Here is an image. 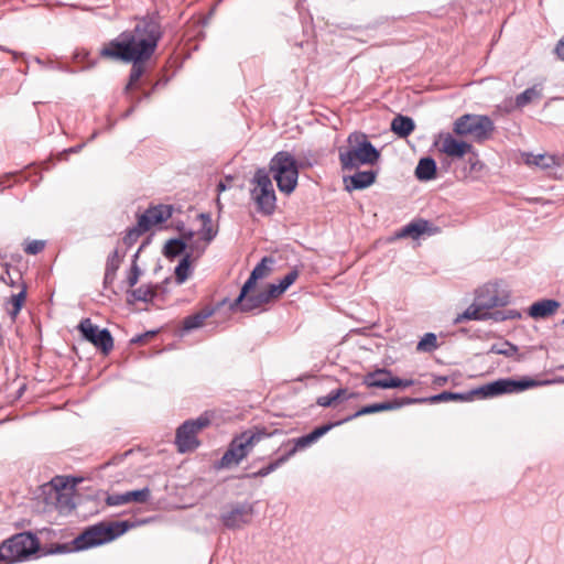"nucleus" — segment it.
Segmentation results:
<instances>
[{"label":"nucleus","mask_w":564,"mask_h":564,"mask_svg":"<svg viewBox=\"0 0 564 564\" xmlns=\"http://www.w3.org/2000/svg\"><path fill=\"white\" fill-rule=\"evenodd\" d=\"M488 316V312L478 305L477 300L475 299L474 304L465 310V312L457 316L455 319L456 323H459L464 319H474V321H486Z\"/></svg>","instance_id":"obj_27"},{"label":"nucleus","mask_w":564,"mask_h":564,"mask_svg":"<svg viewBox=\"0 0 564 564\" xmlns=\"http://www.w3.org/2000/svg\"><path fill=\"white\" fill-rule=\"evenodd\" d=\"M74 492H59L55 495V505L59 512H69L75 508Z\"/></svg>","instance_id":"obj_34"},{"label":"nucleus","mask_w":564,"mask_h":564,"mask_svg":"<svg viewBox=\"0 0 564 564\" xmlns=\"http://www.w3.org/2000/svg\"><path fill=\"white\" fill-rule=\"evenodd\" d=\"M473 145L468 142L457 140L452 134L444 137L442 141V151L453 160L462 161V159L473 151Z\"/></svg>","instance_id":"obj_16"},{"label":"nucleus","mask_w":564,"mask_h":564,"mask_svg":"<svg viewBox=\"0 0 564 564\" xmlns=\"http://www.w3.org/2000/svg\"><path fill=\"white\" fill-rule=\"evenodd\" d=\"M214 314V310L205 308L195 314L188 315L183 319V333H188L204 325V322Z\"/></svg>","instance_id":"obj_25"},{"label":"nucleus","mask_w":564,"mask_h":564,"mask_svg":"<svg viewBox=\"0 0 564 564\" xmlns=\"http://www.w3.org/2000/svg\"><path fill=\"white\" fill-rule=\"evenodd\" d=\"M487 319H492L495 322H503V321H507V315H505V311H495V312L488 311Z\"/></svg>","instance_id":"obj_50"},{"label":"nucleus","mask_w":564,"mask_h":564,"mask_svg":"<svg viewBox=\"0 0 564 564\" xmlns=\"http://www.w3.org/2000/svg\"><path fill=\"white\" fill-rule=\"evenodd\" d=\"M270 303L268 300V295L265 294V291H259L254 294H247L242 296L240 300V294L238 297L232 302L230 305L231 310L239 308L241 312H251L253 310L260 308L263 305Z\"/></svg>","instance_id":"obj_17"},{"label":"nucleus","mask_w":564,"mask_h":564,"mask_svg":"<svg viewBox=\"0 0 564 564\" xmlns=\"http://www.w3.org/2000/svg\"><path fill=\"white\" fill-rule=\"evenodd\" d=\"M67 549H68V547H67L66 545H59V546L57 547V550H58L59 552H64V551H66Z\"/></svg>","instance_id":"obj_62"},{"label":"nucleus","mask_w":564,"mask_h":564,"mask_svg":"<svg viewBox=\"0 0 564 564\" xmlns=\"http://www.w3.org/2000/svg\"><path fill=\"white\" fill-rule=\"evenodd\" d=\"M438 232V228L425 219V236H432Z\"/></svg>","instance_id":"obj_53"},{"label":"nucleus","mask_w":564,"mask_h":564,"mask_svg":"<svg viewBox=\"0 0 564 564\" xmlns=\"http://www.w3.org/2000/svg\"><path fill=\"white\" fill-rule=\"evenodd\" d=\"M414 174L419 181H423V156L419 159Z\"/></svg>","instance_id":"obj_51"},{"label":"nucleus","mask_w":564,"mask_h":564,"mask_svg":"<svg viewBox=\"0 0 564 564\" xmlns=\"http://www.w3.org/2000/svg\"><path fill=\"white\" fill-rule=\"evenodd\" d=\"M555 53L557 54V56L564 61V35L562 36V39L558 41V43L556 44L555 46Z\"/></svg>","instance_id":"obj_52"},{"label":"nucleus","mask_w":564,"mask_h":564,"mask_svg":"<svg viewBox=\"0 0 564 564\" xmlns=\"http://www.w3.org/2000/svg\"><path fill=\"white\" fill-rule=\"evenodd\" d=\"M538 384V381L533 379H498L467 392L443 391L438 394L425 397V403L469 402L476 397L482 399L494 398L506 393L521 392Z\"/></svg>","instance_id":"obj_3"},{"label":"nucleus","mask_w":564,"mask_h":564,"mask_svg":"<svg viewBox=\"0 0 564 564\" xmlns=\"http://www.w3.org/2000/svg\"><path fill=\"white\" fill-rule=\"evenodd\" d=\"M437 347V336L434 333H425V351H433Z\"/></svg>","instance_id":"obj_48"},{"label":"nucleus","mask_w":564,"mask_h":564,"mask_svg":"<svg viewBox=\"0 0 564 564\" xmlns=\"http://www.w3.org/2000/svg\"><path fill=\"white\" fill-rule=\"evenodd\" d=\"M495 130V123L489 116L465 113L453 123V132L458 137H469L473 141L488 140Z\"/></svg>","instance_id":"obj_7"},{"label":"nucleus","mask_w":564,"mask_h":564,"mask_svg":"<svg viewBox=\"0 0 564 564\" xmlns=\"http://www.w3.org/2000/svg\"><path fill=\"white\" fill-rule=\"evenodd\" d=\"M528 163H532L541 169H549L555 165V158L546 154H538L532 156V161L528 160Z\"/></svg>","instance_id":"obj_39"},{"label":"nucleus","mask_w":564,"mask_h":564,"mask_svg":"<svg viewBox=\"0 0 564 564\" xmlns=\"http://www.w3.org/2000/svg\"><path fill=\"white\" fill-rule=\"evenodd\" d=\"M288 460H289L288 456L285 454H283L279 458L269 463L267 466H263L262 468H260L259 470H257L254 473L247 474L245 477H248V478L265 477V476L270 475L271 473H273L274 470H276L283 464H285Z\"/></svg>","instance_id":"obj_29"},{"label":"nucleus","mask_w":564,"mask_h":564,"mask_svg":"<svg viewBox=\"0 0 564 564\" xmlns=\"http://www.w3.org/2000/svg\"><path fill=\"white\" fill-rule=\"evenodd\" d=\"M139 252H140V249L138 250V252L134 254V261L131 265V269H130V272L127 276V283L130 288H133L138 281H139V278L141 275V270L140 268L138 267L137 262H135V259L138 258L139 256Z\"/></svg>","instance_id":"obj_40"},{"label":"nucleus","mask_w":564,"mask_h":564,"mask_svg":"<svg viewBox=\"0 0 564 564\" xmlns=\"http://www.w3.org/2000/svg\"><path fill=\"white\" fill-rule=\"evenodd\" d=\"M505 315H507V319H519L521 318V313L517 310H506Z\"/></svg>","instance_id":"obj_54"},{"label":"nucleus","mask_w":564,"mask_h":564,"mask_svg":"<svg viewBox=\"0 0 564 564\" xmlns=\"http://www.w3.org/2000/svg\"><path fill=\"white\" fill-rule=\"evenodd\" d=\"M147 232V230H143L140 226H139V223H137V226H134L133 228L129 229L128 232L126 234V236L123 237V242L127 245V246H131L133 245L138 238L142 235Z\"/></svg>","instance_id":"obj_42"},{"label":"nucleus","mask_w":564,"mask_h":564,"mask_svg":"<svg viewBox=\"0 0 564 564\" xmlns=\"http://www.w3.org/2000/svg\"><path fill=\"white\" fill-rule=\"evenodd\" d=\"M199 218L202 219V238L207 243H209L216 237L217 230L214 229L212 217L209 214H200Z\"/></svg>","instance_id":"obj_33"},{"label":"nucleus","mask_w":564,"mask_h":564,"mask_svg":"<svg viewBox=\"0 0 564 564\" xmlns=\"http://www.w3.org/2000/svg\"><path fill=\"white\" fill-rule=\"evenodd\" d=\"M155 333H156V332H154V330H153V332H148V333H145V334H143V335H139V336L134 337L131 341H132V343H141V341H143L147 337H149V336H153Z\"/></svg>","instance_id":"obj_57"},{"label":"nucleus","mask_w":564,"mask_h":564,"mask_svg":"<svg viewBox=\"0 0 564 564\" xmlns=\"http://www.w3.org/2000/svg\"><path fill=\"white\" fill-rule=\"evenodd\" d=\"M448 378L445 376H436L434 377L433 383L437 387H442L447 382Z\"/></svg>","instance_id":"obj_55"},{"label":"nucleus","mask_w":564,"mask_h":564,"mask_svg":"<svg viewBox=\"0 0 564 564\" xmlns=\"http://www.w3.org/2000/svg\"><path fill=\"white\" fill-rule=\"evenodd\" d=\"M173 207L171 205H158L149 207L139 216L138 223L143 230H150L154 225L162 224L172 217Z\"/></svg>","instance_id":"obj_15"},{"label":"nucleus","mask_w":564,"mask_h":564,"mask_svg":"<svg viewBox=\"0 0 564 564\" xmlns=\"http://www.w3.org/2000/svg\"><path fill=\"white\" fill-rule=\"evenodd\" d=\"M193 235H194V234L191 231V232H188V235H184V238L189 239V238H192V237H193Z\"/></svg>","instance_id":"obj_63"},{"label":"nucleus","mask_w":564,"mask_h":564,"mask_svg":"<svg viewBox=\"0 0 564 564\" xmlns=\"http://www.w3.org/2000/svg\"><path fill=\"white\" fill-rule=\"evenodd\" d=\"M7 278H10V286H15L22 281V274L19 270L11 271L8 263L0 262V281L7 282Z\"/></svg>","instance_id":"obj_32"},{"label":"nucleus","mask_w":564,"mask_h":564,"mask_svg":"<svg viewBox=\"0 0 564 564\" xmlns=\"http://www.w3.org/2000/svg\"><path fill=\"white\" fill-rule=\"evenodd\" d=\"M37 538L30 532L18 533L0 544V564H10L29 557L39 550Z\"/></svg>","instance_id":"obj_8"},{"label":"nucleus","mask_w":564,"mask_h":564,"mask_svg":"<svg viewBox=\"0 0 564 564\" xmlns=\"http://www.w3.org/2000/svg\"><path fill=\"white\" fill-rule=\"evenodd\" d=\"M218 192H224L227 189V185L224 182H219L217 185Z\"/></svg>","instance_id":"obj_59"},{"label":"nucleus","mask_w":564,"mask_h":564,"mask_svg":"<svg viewBox=\"0 0 564 564\" xmlns=\"http://www.w3.org/2000/svg\"><path fill=\"white\" fill-rule=\"evenodd\" d=\"M265 294L268 295L269 302H271L273 299L279 297L281 294L285 292V290H282L281 285L278 284H269L268 288L264 290Z\"/></svg>","instance_id":"obj_46"},{"label":"nucleus","mask_w":564,"mask_h":564,"mask_svg":"<svg viewBox=\"0 0 564 564\" xmlns=\"http://www.w3.org/2000/svg\"><path fill=\"white\" fill-rule=\"evenodd\" d=\"M51 485L55 489V495L59 492H74L77 480L70 477L57 476L51 480Z\"/></svg>","instance_id":"obj_30"},{"label":"nucleus","mask_w":564,"mask_h":564,"mask_svg":"<svg viewBox=\"0 0 564 564\" xmlns=\"http://www.w3.org/2000/svg\"><path fill=\"white\" fill-rule=\"evenodd\" d=\"M476 300L480 307L489 311L494 307L505 306L508 304V296H499L497 290L492 286H486L477 292Z\"/></svg>","instance_id":"obj_19"},{"label":"nucleus","mask_w":564,"mask_h":564,"mask_svg":"<svg viewBox=\"0 0 564 564\" xmlns=\"http://www.w3.org/2000/svg\"><path fill=\"white\" fill-rule=\"evenodd\" d=\"M421 402H423V399H420V398H416V399L406 398V397L405 398H395L394 400H391V401H384V402L373 403V404L362 406L354 414H351L345 419H341L338 422H341V424H344V423L349 422V421H351L356 417H359L361 415L372 414V413L382 412V411L397 410V409L402 408L403 405H408V404H412V403H421Z\"/></svg>","instance_id":"obj_13"},{"label":"nucleus","mask_w":564,"mask_h":564,"mask_svg":"<svg viewBox=\"0 0 564 564\" xmlns=\"http://www.w3.org/2000/svg\"><path fill=\"white\" fill-rule=\"evenodd\" d=\"M267 436H269V434L261 430H248L235 436L219 460L218 467L230 468L231 466H237L251 453L253 447Z\"/></svg>","instance_id":"obj_6"},{"label":"nucleus","mask_w":564,"mask_h":564,"mask_svg":"<svg viewBox=\"0 0 564 564\" xmlns=\"http://www.w3.org/2000/svg\"><path fill=\"white\" fill-rule=\"evenodd\" d=\"M423 347H424V344H423V337L417 341L416 344V350L417 351H423Z\"/></svg>","instance_id":"obj_60"},{"label":"nucleus","mask_w":564,"mask_h":564,"mask_svg":"<svg viewBox=\"0 0 564 564\" xmlns=\"http://www.w3.org/2000/svg\"><path fill=\"white\" fill-rule=\"evenodd\" d=\"M150 498V489L148 487L127 491L123 494L109 495L106 499L108 506H122L130 502L144 503Z\"/></svg>","instance_id":"obj_18"},{"label":"nucleus","mask_w":564,"mask_h":564,"mask_svg":"<svg viewBox=\"0 0 564 564\" xmlns=\"http://www.w3.org/2000/svg\"><path fill=\"white\" fill-rule=\"evenodd\" d=\"M375 181L376 172L373 171H358L354 175L344 177L346 189L349 192L367 188L372 185Z\"/></svg>","instance_id":"obj_20"},{"label":"nucleus","mask_w":564,"mask_h":564,"mask_svg":"<svg viewBox=\"0 0 564 564\" xmlns=\"http://www.w3.org/2000/svg\"><path fill=\"white\" fill-rule=\"evenodd\" d=\"M341 422H330L325 425L318 426L315 430H313L311 433L300 436L297 438H294L292 441H289L288 444L292 443V447L285 453L288 458L290 459L297 451L304 449L315 442H317L323 435H325L327 432H329L335 426L340 425Z\"/></svg>","instance_id":"obj_14"},{"label":"nucleus","mask_w":564,"mask_h":564,"mask_svg":"<svg viewBox=\"0 0 564 564\" xmlns=\"http://www.w3.org/2000/svg\"><path fill=\"white\" fill-rule=\"evenodd\" d=\"M334 393H335V397L337 400L339 399H352V398H356L357 397V393H348L347 392V389H344V388H339V389H336L334 390Z\"/></svg>","instance_id":"obj_49"},{"label":"nucleus","mask_w":564,"mask_h":564,"mask_svg":"<svg viewBox=\"0 0 564 564\" xmlns=\"http://www.w3.org/2000/svg\"><path fill=\"white\" fill-rule=\"evenodd\" d=\"M78 329L83 337L91 343L96 348L100 349L102 354H109L113 348V338L107 328L99 329L94 325L89 318H84Z\"/></svg>","instance_id":"obj_11"},{"label":"nucleus","mask_w":564,"mask_h":564,"mask_svg":"<svg viewBox=\"0 0 564 564\" xmlns=\"http://www.w3.org/2000/svg\"><path fill=\"white\" fill-rule=\"evenodd\" d=\"M300 271L294 268L290 272H288L283 279L280 280L279 284L281 285L282 290H288L299 278Z\"/></svg>","instance_id":"obj_43"},{"label":"nucleus","mask_w":564,"mask_h":564,"mask_svg":"<svg viewBox=\"0 0 564 564\" xmlns=\"http://www.w3.org/2000/svg\"><path fill=\"white\" fill-rule=\"evenodd\" d=\"M335 401H337V399L335 397L334 390H332L327 395L318 397L316 403L319 406L328 408L332 406Z\"/></svg>","instance_id":"obj_47"},{"label":"nucleus","mask_w":564,"mask_h":564,"mask_svg":"<svg viewBox=\"0 0 564 564\" xmlns=\"http://www.w3.org/2000/svg\"><path fill=\"white\" fill-rule=\"evenodd\" d=\"M254 514L252 503L238 502L228 507L220 514V520L226 529L238 530L251 523Z\"/></svg>","instance_id":"obj_10"},{"label":"nucleus","mask_w":564,"mask_h":564,"mask_svg":"<svg viewBox=\"0 0 564 564\" xmlns=\"http://www.w3.org/2000/svg\"><path fill=\"white\" fill-rule=\"evenodd\" d=\"M270 172L276 181L280 192L291 194L299 178V166L295 158L288 151L278 152L270 161V171L258 169L251 180L250 195L259 213L271 215L275 209V192Z\"/></svg>","instance_id":"obj_2"},{"label":"nucleus","mask_w":564,"mask_h":564,"mask_svg":"<svg viewBox=\"0 0 564 564\" xmlns=\"http://www.w3.org/2000/svg\"><path fill=\"white\" fill-rule=\"evenodd\" d=\"M84 147V144H79V145H76V147H73V148H69L68 149V152L70 153H77L82 150V148Z\"/></svg>","instance_id":"obj_58"},{"label":"nucleus","mask_w":564,"mask_h":564,"mask_svg":"<svg viewBox=\"0 0 564 564\" xmlns=\"http://www.w3.org/2000/svg\"><path fill=\"white\" fill-rule=\"evenodd\" d=\"M541 97V88H538V86L529 87L516 97V106L518 108H523L534 99H540Z\"/></svg>","instance_id":"obj_28"},{"label":"nucleus","mask_w":564,"mask_h":564,"mask_svg":"<svg viewBox=\"0 0 564 564\" xmlns=\"http://www.w3.org/2000/svg\"><path fill=\"white\" fill-rule=\"evenodd\" d=\"M163 33L160 18L156 14H147L137 19L132 30L121 32L101 48L102 57L132 63L126 91L131 89L143 75V64L155 53Z\"/></svg>","instance_id":"obj_1"},{"label":"nucleus","mask_w":564,"mask_h":564,"mask_svg":"<svg viewBox=\"0 0 564 564\" xmlns=\"http://www.w3.org/2000/svg\"><path fill=\"white\" fill-rule=\"evenodd\" d=\"M481 167H482V164H481L480 160L478 159V155L473 150L471 152H469L468 159L464 163V166L462 169V176L467 177L468 174H470L473 172H478L481 170Z\"/></svg>","instance_id":"obj_35"},{"label":"nucleus","mask_w":564,"mask_h":564,"mask_svg":"<svg viewBox=\"0 0 564 564\" xmlns=\"http://www.w3.org/2000/svg\"><path fill=\"white\" fill-rule=\"evenodd\" d=\"M0 51H4V52H8V53H11L14 58H17L18 55H19L17 52L10 51L9 48H6L3 46H0Z\"/></svg>","instance_id":"obj_61"},{"label":"nucleus","mask_w":564,"mask_h":564,"mask_svg":"<svg viewBox=\"0 0 564 564\" xmlns=\"http://www.w3.org/2000/svg\"><path fill=\"white\" fill-rule=\"evenodd\" d=\"M489 352L512 357L518 352V347L509 341H505L502 344H494Z\"/></svg>","instance_id":"obj_38"},{"label":"nucleus","mask_w":564,"mask_h":564,"mask_svg":"<svg viewBox=\"0 0 564 564\" xmlns=\"http://www.w3.org/2000/svg\"><path fill=\"white\" fill-rule=\"evenodd\" d=\"M158 285L143 284L134 290L128 291V302H152L156 296Z\"/></svg>","instance_id":"obj_24"},{"label":"nucleus","mask_w":564,"mask_h":564,"mask_svg":"<svg viewBox=\"0 0 564 564\" xmlns=\"http://www.w3.org/2000/svg\"><path fill=\"white\" fill-rule=\"evenodd\" d=\"M414 121L406 116L398 115L391 122V130L401 138L408 137L414 130Z\"/></svg>","instance_id":"obj_26"},{"label":"nucleus","mask_w":564,"mask_h":564,"mask_svg":"<svg viewBox=\"0 0 564 564\" xmlns=\"http://www.w3.org/2000/svg\"><path fill=\"white\" fill-rule=\"evenodd\" d=\"M115 279H116V273H110L109 271L105 270V278H104L105 285L111 284L115 281Z\"/></svg>","instance_id":"obj_56"},{"label":"nucleus","mask_w":564,"mask_h":564,"mask_svg":"<svg viewBox=\"0 0 564 564\" xmlns=\"http://www.w3.org/2000/svg\"><path fill=\"white\" fill-rule=\"evenodd\" d=\"M120 263L121 257L119 256L118 250H115L108 256L105 270L109 271L110 273H117Z\"/></svg>","instance_id":"obj_41"},{"label":"nucleus","mask_w":564,"mask_h":564,"mask_svg":"<svg viewBox=\"0 0 564 564\" xmlns=\"http://www.w3.org/2000/svg\"><path fill=\"white\" fill-rule=\"evenodd\" d=\"M412 380L393 377L391 370L387 368H377L376 370L366 373L362 378V384L367 388H408L412 386Z\"/></svg>","instance_id":"obj_12"},{"label":"nucleus","mask_w":564,"mask_h":564,"mask_svg":"<svg viewBox=\"0 0 564 564\" xmlns=\"http://www.w3.org/2000/svg\"><path fill=\"white\" fill-rule=\"evenodd\" d=\"M421 236H423V219H417L395 231L391 237L388 238V241L393 242L403 238H412L416 240L420 239Z\"/></svg>","instance_id":"obj_23"},{"label":"nucleus","mask_w":564,"mask_h":564,"mask_svg":"<svg viewBox=\"0 0 564 564\" xmlns=\"http://www.w3.org/2000/svg\"><path fill=\"white\" fill-rule=\"evenodd\" d=\"M21 290L18 294L11 296L12 310L9 312L12 318L20 313L23 302L26 297V285L21 283Z\"/></svg>","instance_id":"obj_37"},{"label":"nucleus","mask_w":564,"mask_h":564,"mask_svg":"<svg viewBox=\"0 0 564 564\" xmlns=\"http://www.w3.org/2000/svg\"><path fill=\"white\" fill-rule=\"evenodd\" d=\"M267 262L271 263V262H273V260L271 258L264 257L253 268V270L251 271L248 280L245 282V284L242 285V288L240 290V300L242 299V296H245L248 293H250V291L256 286V283H257V281L259 279H262V278L267 276V274L270 271L269 267L267 265Z\"/></svg>","instance_id":"obj_22"},{"label":"nucleus","mask_w":564,"mask_h":564,"mask_svg":"<svg viewBox=\"0 0 564 564\" xmlns=\"http://www.w3.org/2000/svg\"><path fill=\"white\" fill-rule=\"evenodd\" d=\"M44 247L45 242L43 240H32L25 245L24 252L28 254H37Z\"/></svg>","instance_id":"obj_45"},{"label":"nucleus","mask_w":564,"mask_h":564,"mask_svg":"<svg viewBox=\"0 0 564 564\" xmlns=\"http://www.w3.org/2000/svg\"><path fill=\"white\" fill-rule=\"evenodd\" d=\"M189 254H185V257L180 261V263L175 268V279L178 284L184 283L189 275Z\"/></svg>","instance_id":"obj_36"},{"label":"nucleus","mask_w":564,"mask_h":564,"mask_svg":"<svg viewBox=\"0 0 564 564\" xmlns=\"http://www.w3.org/2000/svg\"><path fill=\"white\" fill-rule=\"evenodd\" d=\"M4 283L10 285V278H7V282H4Z\"/></svg>","instance_id":"obj_64"},{"label":"nucleus","mask_w":564,"mask_h":564,"mask_svg":"<svg viewBox=\"0 0 564 564\" xmlns=\"http://www.w3.org/2000/svg\"><path fill=\"white\" fill-rule=\"evenodd\" d=\"M347 143L346 147L338 150V160L343 171L357 170L361 165H372L380 158V152L362 132L350 133Z\"/></svg>","instance_id":"obj_4"},{"label":"nucleus","mask_w":564,"mask_h":564,"mask_svg":"<svg viewBox=\"0 0 564 564\" xmlns=\"http://www.w3.org/2000/svg\"><path fill=\"white\" fill-rule=\"evenodd\" d=\"M437 172V165L433 158L425 156V182L434 180Z\"/></svg>","instance_id":"obj_44"},{"label":"nucleus","mask_w":564,"mask_h":564,"mask_svg":"<svg viewBox=\"0 0 564 564\" xmlns=\"http://www.w3.org/2000/svg\"><path fill=\"white\" fill-rule=\"evenodd\" d=\"M561 306V303L556 300L544 299L534 302L528 311V314L535 319L546 318L552 316Z\"/></svg>","instance_id":"obj_21"},{"label":"nucleus","mask_w":564,"mask_h":564,"mask_svg":"<svg viewBox=\"0 0 564 564\" xmlns=\"http://www.w3.org/2000/svg\"><path fill=\"white\" fill-rule=\"evenodd\" d=\"M128 521L98 522L86 528L73 540V550L83 551L113 541L128 531Z\"/></svg>","instance_id":"obj_5"},{"label":"nucleus","mask_w":564,"mask_h":564,"mask_svg":"<svg viewBox=\"0 0 564 564\" xmlns=\"http://www.w3.org/2000/svg\"><path fill=\"white\" fill-rule=\"evenodd\" d=\"M210 425V417L207 413L197 419L187 420L176 430L175 444L180 453H186L196 449L199 446L197 434Z\"/></svg>","instance_id":"obj_9"},{"label":"nucleus","mask_w":564,"mask_h":564,"mask_svg":"<svg viewBox=\"0 0 564 564\" xmlns=\"http://www.w3.org/2000/svg\"><path fill=\"white\" fill-rule=\"evenodd\" d=\"M186 249V242L183 239H170L165 246L163 253L166 258H175L183 253V251Z\"/></svg>","instance_id":"obj_31"}]
</instances>
